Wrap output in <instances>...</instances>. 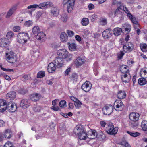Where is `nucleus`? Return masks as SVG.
<instances>
[{
  "instance_id": "obj_44",
  "label": "nucleus",
  "mask_w": 147,
  "mask_h": 147,
  "mask_svg": "<svg viewBox=\"0 0 147 147\" xmlns=\"http://www.w3.org/2000/svg\"><path fill=\"white\" fill-rule=\"evenodd\" d=\"M45 73L44 71H40L37 74V78H41L45 76Z\"/></svg>"
},
{
  "instance_id": "obj_59",
  "label": "nucleus",
  "mask_w": 147,
  "mask_h": 147,
  "mask_svg": "<svg viewBox=\"0 0 147 147\" xmlns=\"http://www.w3.org/2000/svg\"><path fill=\"white\" fill-rule=\"evenodd\" d=\"M51 108L55 111H57L59 110V108L58 106H52L51 107Z\"/></svg>"
},
{
  "instance_id": "obj_7",
  "label": "nucleus",
  "mask_w": 147,
  "mask_h": 147,
  "mask_svg": "<svg viewBox=\"0 0 147 147\" xmlns=\"http://www.w3.org/2000/svg\"><path fill=\"white\" fill-rule=\"evenodd\" d=\"M123 51L125 53H129L132 51L134 48L133 44L130 42H127L123 46Z\"/></svg>"
},
{
  "instance_id": "obj_39",
  "label": "nucleus",
  "mask_w": 147,
  "mask_h": 147,
  "mask_svg": "<svg viewBox=\"0 0 147 147\" xmlns=\"http://www.w3.org/2000/svg\"><path fill=\"white\" fill-rule=\"evenodd\" d=\"M140 47L142 51L144 52H146L147 51V45L146 44H141Z\"/></svg>"
},
{
  "instance_id": "obj_61",
  "label": "nucleus",
  "mask_w": 147,
  "mask_h": 147,
  "mask_svg": "<svg viewBox=\"0 0 147 147\" xmlns=\"http://www.w3.org/2000/svg\"><path fill=\"white\" fill-rule=\"evenodd\" d=\"M116 5L118 7H120L123 6V3L120 1H118Z\"/></svg>"
},
{
  "instance_id": "obj_38",
  "label": "nucleus",
  "mask_w": 147,
  "mask_h": 147,
  "mask_svg": "<svg viewBox=\"0 0 147 147\" xmlns=\"http://www.w3.org/2000/svg\"><path fill=\"white\" fill-rule=\"evenodd\" d=\"M123 9L125 12L127 14L128 17H131L132 14L130 13V11L125 6H123Z\"/></svg>"
},
{
  "instance_id": "obj_21",
  "label": "nucleus",
  "mask_w": 147,
  "mask_h": 147,
  "mask_svg": "<svg viewBox=\"0 0 147 147\" xmlns=\"http://www.w3.org/2000/svg\"><path fill=\"white\" fill-rule=\"evenodd\" d=\"M85 60L80 58V57H78L74 61V63L76 65L77 67L80 66L82 65L85 62Z\"/></svg>"
},
{
  "instance_id": "obj_4",
  "label": "nucleus",
  "mask_w": 147,
  "mask_h": 147,
  "mask_svg": "<svg viewBox=\"0 0 147 147\" xmlns=\"http://www.w3.org/2000/svg\"><path fill=\"white\" fill-rule=\"evenodd\" d=\"M139 116V114L137 113L132 112L129 115V119L135 122L134 123H132L133 126L135 127L138 126V124L136 122L138 120Z\"/></svg>"
},
{
  "instance_id": "obj_1",
  "label": "nucleus",
  "mask_w": 147,
  "mask_h": 147,
  "mask_svg": "<svg viewBox=\"0 0 147 147\" xmlns=\"http://www.w3.org/2000/svg\"><path fill=\"white\" fill-rule=\"evenodd\" d=\"M53 4L52 3L50 2H46L40 3L39 5L34 4L30 5L28 7V9L33 8H36L38 7L39 8L45 9L49 7L52 6Z\"/></svg>"
},
{
  "instance_id": "obj_9",
  "label": "nucleus",
  "mask_w": 147,
  "mask_h": 147,
  "mask_svg": "<svg viewBox=\"0 0 147 147\" xmlns=\"http://www.w3.org/2000/svg\"><path fill=\"white\" fill-rule=\"evenodd\" d=\"M92 84L89 81H86L83 84L81 87V88L85 92H88L91 89Z\"/></svg>"
},
{
  "instance_id": "obj_11",
  "label": "nucleus",
  "mask_w": 147,
  "mask_h": 147,
  "mask_svg": "<svg viewBox=\"0 0 147 147\" xmlns=\"http://www.w3.org/2000/svg\"><path fill=\"white\" fill-rule=\"evenodd\" d=\"M10 43L9 40L6 38H3L0 39V46L2 47L6 48L8 46Z\"/></svg>"
},
{
  "instance_id": "obj_24",
  "label": "nucleus",
  "mask_w": 147,
  "mask_h": 147,
  "mask_svg": "<svg viewBox=\"0 0 147 147\" xmlns=\"http://www.w3.org/2000/svg\"><path fill=\"white\" fill-rule=\"evenodd\" d=\"M97 133L95 130L90 131L87 134L88 138L90 139H94L96 138Z\"/></svg>"
},
{
  "instance_id": "obj_28",
  "label": "nucleus",
  "mask_w": 147,
  "mask_h": 147,
  "mask_svg": "<svg viewBox=\"0 0 147 147\" xmlns=\"http://www.w3.org/2000/svg\"><path fill=\"white\" fill-rule=\"evenodd\" d=\"M16 9V6H13L8 11L7 15L6 16V17L7 18H8L11 16Z\"/></svg>"
},
{
  "instance_id": "obj_57",
  "label": "nucleus",
  "mask_w": 147,
  "mask_h": 147,
  "mask_svg": "<svg viewBox=\"0 0 147 147\" xmlns=\"http://www.w3.org/2000/svg\"><path fill=\"white\" fill-rule=\"evenodd\" d=\"M22 78L23 81H25L26 80H28L30 78V77L28 75H24L23 76Z\"/></svg>"
},
{
  "instance_id": "obj_22",
  "label": "nucleus",
  "mask_w": 147,
  "mask_h": 147,
  "mask_svg": "<svg viewBox=\"0 0 147 147\" xmlns=\"http://www.w3.org/2000/svg\"><path fill=\"white\" fill-rule=\"evenodd\" d=\"M16 96V93L13 91H11L8 93L6 95V98L7 100L14 99Z\"/></svg>"
},
{
  "instance_id": "obj_60",
  "label": "nucleus",
  "mask_w": 147,
  "mask_h": 147,
  "mask_svg": "<svg viewBox=\"0 0 147 147\" xmlns=\"http://www.w3.org/2000/svg\"><path fill=\"white\" fill-rule=\"evenodd\" d=\"M61 19V20L63 22L66 21L67 19V15L65 14L64 15H63L62 16Z\"/></svg>"
},
{
  "instance_id": "obj_31",
  "label": "nucleus",
  "mask_w": 147,
  "mask_h": 147,
  "mask_svg": "<svg viewBox=\"0 0 147 147\" xmlns=\"http://www.w3.org/2000/svg\"><path fill=\"white\" fill-rule=\"evenodd\" d=\"M78 136L80 140H86L87 137V134L86 133V131L84 130V132L80 134Z\"/></svg>"
},
{
  "instance_id": "obj_25",
  "label": "nucleus",
  "mask_w": 147,
  "mask_h": 147,
  "mask_svg": "<svg viewBox=\"0 0 147 147\" xmlns=\"http://www.w3.org/2000/svg\"><path fill=\"white\" fill-rule=\"evenodd\" d=\"M45 36L46 35L43 32H41L38 33L36 37L37 40H41L43 41L44 40V39L45 38Z\"/></svg>"
},
{
  "instance_id": "obj_42",
  "label": "nucleus",
  "mask_w": 147,
  "mask_h": 147,
  "mask_svg": "<svg viewBox=\"0 0 147 147\" xmlns=\"http://www.w3.org/2000/svg\"><path fill=\"white\" fill-rule=\"evenodd\" d=\"M40 31L39 27L37 26H35L33 27L32 29V32L34 34H36Z\"/></svg>"
},
{
  "instance_id": "obj_55",
  "label": "nucleus",
  "mask_w": 147,
  "mask_h": 147,
  "mask_svg": "<svg viewBox=\"0 0 147 147\" xmlns=\"http://www.w3.org/2000/svg\"><path fill=\"white\" fill-rule=\"evenodd\" d=\"M67 33L68 35L70 37H72L74 35V33L72 31L67 30Z\"/></svg>"
},
{
  "instance_id": "obj_64",
  "label": "nucleus",
  "mask_w": 147,
  "mask_h": 147,
  "mask_svg": "<svg viewBox=\"0 0 147 147\" xmlns=\"http://www.w3.org/2000/svg\"><path fill=\"white\" fill-rule=\"evenodd\" d=\"M75 38L78 41H80L81 40V37L78 35H76L75 36Z\"/></svg>"
},
{
  "instance_id": "obj_48",
  "label": "nucleus",
  "mask_w": 147,
  "mask_h": 147,
  "mask_svg": "<svg viewBox=\"0 0 147 147\" xmlns=\"http://www.w3.org/2000/svg\"><path fill=\"white\" fill-rule=\"evenodd\" d=\"M66 56V57L65 60L67 62L69 61H70L72 59V55L68 53L67 55Z\"/></svg>"
},
{
  "instance_id": "obj_33",
  "label": "nucleus",
  "mask_w": 147,
  "mask_h": 147,
  "mask_svg": "<svg viewBox=\"0 0 147 147\" xmlns=\"http://www.w3.org/2000/svg\"><path fill=\"white\" fill-rule=\"evenodd\" d=\"M141 126L143 131H147V121L143 120L141 123Z\"/></svg>"
},
{
  "instance_id": "obj_14",
  "label": "nucleus",
  "mask_w": 147,
  "mask_h": 147,
  "mask_svg": "<svg viewBox=\"0 0 147 147\" xmlns=\"http://www.w3.org/2000/svg\"><path fill=\"white\" fill-rule=\"evenodd\" d=\"M6 109H8L10 112H13L16 110L17 107L15 104L9 102L6 105Z\"/></svg>"
},
{
  "instance_id": "obj_29",
  "label": "nucleus",
  "mask_w": 147,
  "mask_h": 147,
  "mask_svg": "<svg viewBox=\"0 0 147 147\" xmlns=\"http://www.w3.org/2000/svg\"><path fill=\"white\" fill-rule=\"evenodd\" d=\"M3 135L5 138L8 139L10 138L12 136V132L9 129L6 130Z\"/></svg>"
},
{
  "instance_id": "obj_53",
  "label": "nucleus",
  "mask_w": 147,
  "mask_h": 147,
  "mask_svg": "<svg viewBox=\"0 0 147 147\" xmlns=\"http://www.w3.org/2000/svg\"><path fill=\"white\" fill-rule=\"evenodd\" d=\"M1 69L5 71L9 72H13V70L12 69H6L5 68H3L2 67H1Z\"/></svg>"
},
{
  "instance_id": "obj_27",
  "label": "nucleus",
  "mask_w": 147,
  "mask_h": 147,
  "mask_svg": "<svg viewBox=\"0 0 147 147\" xmlns=\"http://www.w3.org/2000/svg\"><path fill=\"white\" fill-rule=\"evenodd\" d=\"M126 94L125 91L120 90L117 95V98L120 99H123L125 98Z\"/></svg>"
},
{
  "instance_id": "obj_37",
  "label": "nucleus",
  "mask_w": 147,
  "mask_h": 147,
  "mask_svg": "<svg viewBox=\"0 0 147 147\" xmlns=\"http://www.w3.org/2000/svg\"><path fill=\"white\" fill-rule=\"evenodd\" d=\"M68 53L67 51H63L62 53H60L59 54V56L61 57L62 59H65L66 57V56L67 55V54Z\"/></svg>"
},
{
  "instance_id": "obj_35",
  "label": "nucleus",
  "mask_w": 147,
  "mask_h": 147,
  "mask_svg": "<svg viewBox=\"0 0 147 147\" xmlns=\"http://www.w3.org/2000/svg\"><path fill=\"white\" fill-rule=\"evenodd\" d=\"M127 66L125 65H122L120 67V71L122 73L129 72V70L127 69Z\"/></svg>"
},
{
  "instance_id": "obj_13",
  "label": "nucleus",
  "mask_w": 147,
  "mask_h": 147,
  "mask_svg": "<svg viewBox=\"0 0 147 147\" xmlns=\"http://www.w3.org/2000/svg\"><path fill=\"white\" fill-rule=\"evenodd\" d=\"M124 74L121 76V78L123 82H128L131 78V76L129 72H126Z\"/></svg>"
},
{
  "instance_id": "obj_5",
  "label": "nucleus",
  "mask_w": 147,
  "mask_h": 147,
  "mask_svg": "<svg viewBox=\"0 0 147 147\" xmlns=\"http://www.w3.org/2000/svg\"><path fill=\"white\" fill-rule=\"evenodd\" d=\"M75 1V0H64L63 1V5L67 4V9L68 13L71 12L72 11Z\"/></svg>"
},
{
  "instance_id": "obj_16",
  "label": "nucleus",
  "mask_w": 147,
  "mask_h": 147,
  "mask_svg": "<svg viewBox=\"0 0 147 147\" xmlns=\"http://www.w3.org/2000/svg\"><path fill=\"white\" fill-rule=\"evenodd\" d=\"M84 130V128L81 125H76L75 127L73 132L76 135H79Z\"/></svg>"
},
{
  "instance_id": "obj_18",
  "label": "nucleus",
  "mask_w": 147,
  "mask_h": 147,
  "mask_svg": "<svg viewBox=\"0 0 147 147\" xmlns=\"http://www.w3.org/2000/svg\"><path fill=\"white\" fill-rule=\"evenodd\" d=\"M42 97L41 94L39 93H34L30 96V99L31 100L36 102L38 100Z\"/></svg>"
},
{
  "instance_id": "obj_56",
  "label": "nucleus",
  "mask_w": 147,
  "mask_h": 147,
  "mask_svg": "<svg viewBox=\"0 0 147 147\" xmlns=\"http://www.w3.org/2000/svg\"><path fill=\"white\" fill-rule=\"evenodd\" d=\"M78 76L77 74L75 73H72V75L70 76V78L73 80L76 79L77 78Z\"/></svg>"
},
{
  "instance_id": "obj_36",
  "label": "nucleus",
  "mask_w": 147,
  "mask_h": 147,
  "mask_svg": "<svg viewBox=\"0 0 147 147\" xmlns=\"http://www.w3.org/2000/svg\"><path fill=\"white\" fill-rule=\"evenodd\" d=\"M89 23V19L86 18H83L81 21L82 24L83 26H86Z\"/></svg>"
},
{
  "instance_id": "obj_19",
  "label": "nucleus",
  "mask_w": 147,
  "mask_h": 147,
  "mask_svg": "<svg viewBox=\"0 0 147 147\" xmlns=\"http://www.w3.org/2000/svg\"><path fill=\"white\" fill-rule=\"evenodd\" d=\"M51 9L50 13L51 15L57 16L59 14V9L56 6H52Z\"/></svg>"
},
{
  "instance_id": "obj_12",
  "label": "nucleus",
  "mask_w": 147,
  "mask_h": 147,
  "mask_svg": "<svg viewBox=\"0 0 147 147\" xmlns=\"http://www.w3.org/2000/svg\"><path fill=\"white\" fill-rule=\"evenodd\" d=\"M54 64L58 68H59L62 66L64 64V61L61 57H57L53 61Z\"/></svg>"
},
{
  "instance_id": "obj_47",
  "label": "nucleus",
  "mask_w": 147,
  "mask_h": 147,
  "mask_svg": "<svg viewBox=\"0 0 147 147\" xmlns=\"http://www.w3.org/2000/svg\"><path fill=\"white\" fill-rule=\"evenodd\" d=\"M76 45L74 43H72L69 46V48L70 50L73 51L76 49Z\"/></svg>"
},
{
  "instance_id": "obj_23",
  "label": "nucleus",
  "mask_w": 147,
  "mask_h": 147,
  "mask_svg": "<svg viewBox=\"0 0 147 147\" xmlns=\"http://www.w3.org/2000/svg\"><path fill=\"white\" fill-rule=\"evenodd\" d=\"M6 101L3 99L0 100V111L3 112L6 110Z\"/></svg>"
},
{
  "instance_id": "obj_26",
  "label": "nucleus",
  "mask_w": 147,
  "mask_h": 147,
  "mask_svg": "<svg viewBox=\"0 0 147 147\" xmlns=\"http://www.w3.org/2000/svg\"><path fill=\"white\" fill-rule=\"evenodd\" d=\"M122 26L124 28L125 31V32L126 34L129 33L131 30V27L130 24L127 23H125L122 25Z\"/></svg>"
},
{
  "instance_id": "obj_2",
  "label": "nucleus",
  "mask_w": 147,
  "mask_h": 147,
  "mask_svg": "<svg viewBox=\"0 0 147 147\" xmlns=\"http://www.w3.org/2000/svg\"><path fill=\"white\" fill-rule=\"evenodd\" d=\"M29 39V37L27 33L22 32L19 33L17 36V41L20 44L26 42L27 40Z\"/></svg>"
},
{
  "instance_id": "obj_43",
  "label": "nucleus",
  "mask_w": 147,
  "mask_h": 147,
  "mask_svg": "<svg viewBox=\"0 0 147 147\" xmlns=\"http://www.w3.org/2000/svg\"><path fill=\"white\" fill-rule=\"evenodd\" d=\"M129 18L130 19L133 24H137L138 23L137 20L135 17H134L132 15L131 17H129Z\"/></svg>"
},
{
  "instance_id": "obj_10",
  "label": "nucleus",
  "mask_w": 147,
  "mask_h": 147,
  "mask_svg": "<svg viewBox=\"0 0 147 147\" xmlns=\"http://www.w3.org/2000/svg\"><path fill=\"white\" fill-rule=\"evenodd\" d=\"M107 133L111 135H115L118 131V128L117 127H114V125H109L107 128Z\"/></svg>"
},
{
  "instance_id": "obj_6",
  "label": "nucleus",
  "mask_w": 147,
  "mask_h": 147,
  "mask_svg": "<svg viewBox=\"0 0 147 147\" xmlns=\"http://www.w3.org/2000/svg\"><path fill=\"white\" fill-rule=\"evenodd\" d=\"M114 107L117 111H121L124 108V105L121 100H117L114 102Z\"/></svg>"
},
{
  "instance_id": "obj_63",
  "label": "nucleus",
  "mask_w": 147,
  "mask_h": 147,
  "mask_svg": "<svg viewBox=\"0 0 147 147\" xmlns=\"http://www.w3.org/2000/svg\"><path fill=\"white\" fill-rule=\"evenodd\" d=\"M124 53L122 51H120V53L119 54V55L118 56V57L119 59H120L122 58L123 56L124 55Z\"/></svg>"
},
{
  "instance_id": "obj_15",
  "label": "nucleus",
  "mask_w": 147,
  "mask_h": 147,
  "mask_svg": "<svg viewBox=\"0 0 147 147\" xmlns=\"http://www.w3.org/2000/svg\"><path fill=\"white\" fill-rule=\"evenodd\" d=\"M112 30L110 28L107 29L102 33L103 37L105 39H108L111 37L112 35Z\"/></svg>"
},
{
  "instance_id": "obj_52",
  "label": "nucleus",
  "mask_w": 147,
  "mask_h": 147,
  "mask_svg": "<svg viewBox=\"0 0 147 147\" xmlns=\"http://www.w3.org/2000/svg\"><path fill=\"white\" fill-rule=\"evenodd\" d=\"M122 10V9L120 7H117L115 11V16L119 14L120 12H121Z\"/></svg>"
},
{
  "instance_id": "obj_3",
  "label": "nucleus",
  "mask_w": 147,
  "mask_h": 147,
  "mask_svg": "<svg viewBox=\"0 0 147 147\" xmlns=\"http://www.w3.org/2000/svg\"><path fill=\"white\" fill-rule=\"evenodd\" d=\"M5 55L6 59L9 63H14L16 62L17 59L16 56L11 49H8L6 52Z\"/></svg>"
},
{
  "instance_id": "obj_58",
  "label": "nucleus",
  "mask_w": 147,
  "mask_h": 147,
  "mask_svg": "<svg viewBox=\"0 0 147 147\" xmlns=\"http://www.w3.org/2000/svg\"><path fill=\"white\" fill-rule=\"evenodd\" d=\"M20 28L19 26H16L13 27V30L14 32H17L19 31Z\"/></svg>"
},
{
  "instance_id": "obj_30",
  "label": "nucleus",
  "mask_w": 147,
  "mask_h": 147,
  "mask_svg": "<svg viewBox=\"0 0 147 147\" xmlns=\"http://www.w3.org/2000/svg\"><path fill=\"white\" fill-rule=\"evenodd\" d=\"M122 32L121 29L118 27L115 28L113 31V34L116 36H118L120 35Z\"/></svg>"
},
{
  "instance_id": "obj_40",
  "label": "nucleus",
  "mask_w": 147,
  "mask_h": 147,
  "mask_svg": "<svg viewBox=\"0 0 147 147\" xmlns=\"http://www.w3.org/2000/svg\"><path fill=\"white\" fill-rule=\"evenodd\" d=\"M107 19L105 18H102L100 19V25L105 26L107 24Z\"/></svg>"
},
{
  "instance_id": "obj_8",
  "label": "nucleus",
  "mask_w": 147,
  "mask_h": 147,
  "mask_svg": "<svg viewBox=\"0 0 147 147\" xmlns=\"http://www.w3.org/2000/svg\"><path fill=\"white\" fill-rule=\"evenodd\" d=\"M113 107L111 105L105 106L102 109V111L104 114L109 115L113 112Z\"/></svg>"
},
{
  "instance_id": "obj_41",
  "label": "nucleus",
  "mask_w": 147,
  "mask_h": 147,
  "mask_svg": "<svg viewBox=\"0 0 147 147\" xmlns=\"http://www.w3.org/2000/svg\"><path fill=\"white\" fill-rule=\"evenodd\" d=\"M127 133L133 137H136L139 136L140 134V133L138 132H133L131 131H127Z\"/></svg>"
},
{
  "instance_id": "obj_17",
  "label": "nucleus",
  "mask_w": 147,
  "mask_h": 147,
  "mask_svg": "<svg viewBox=\"0 0 147 147\" xmlns=\"http://www.w3.org/2000/svg\"><path fill=\"white\" fill-rule=\"evenodd\" d=\"M30 105V101L26 99H23L21 100L20 106L24 109H26Z\"/></svg>"
},
{
  "instance_id": "obj_62",
  "label": "nucleus",
  "mask_w": 147,
  "mask_h": 147,
  "mask_svg": "<svg viewBox=\"0 0 147 147\" xmlns=\"http://www.w3.org/2000/svg\"><path fill=\"white\" fill-rule=\"evenodd\" d=\"M88 8L89 10H92L94 7V5L92 4H90L88 6Z\"/></svg>"
},
{
  "instance_id": "obj_50",
  "label": "nucleus",
  "mask_w": 147,
  "mask_h": 147,
  "mask_svg": "<svg viewBox=\"0 0 147 147\" xmlns=\"http://www.w3.org/2000/svg\"><path fill=\"white\" fill-rule=\"evenodd\" d=\"M33 22L29 20L26 22L24 23V25L26 27H30L33 24Z\"/></svg>"
},
{
  "instance_id": "obj_49",
  "label": "nucleus",
  "mask_w": 147,
  "mask_h": 147,
  "mask_svg": "<svg viewBox=\"0 0 147 147\" xmlns=\"http://www.w3.org/2000/svg\"><path fill=\"white\" fill-rule=\"evenodd\" d=\"M74 104L76 108H79L80 107H81V105H82V103L78 100H77V102H74Z\"/></svg>"
},
{
  "instance_id": "obj_46",
  "label": "nucleus",
  "mask_w": 147,
  "mask_h": 147,
  "mask_svg": "<svg viewBox=\"0 0 147 147\" xmlns=\"http://www.w3.org/2000/svg\"><path fill=\"white\" fill-rule=\"evenodd\" d=\"M4 147H14L13 143L9 141L7 142L4 145Z\"/></svg>"
},
{
  "instance_id": "obj_20",
  "label": "nucleus",
  "mask_w": 147,
  "mask_h": 147,
  "mask_svg": "<svg viewBox=\"0 0 147 147\" xmlns=\"http://www.w3.org/2000/svg\"><path fill=\"white\" fill-rule=\"evenodd\" d=\"M56 67L54 62H52L48 65L47 70L49 73H52L55 71Z\"/></svg>"
},
{
  "instance_id": "obj_54",
  "label": "nucleus",
  "mask_w": 147,
  "mask_h": 147,
  "mask_svg": "<svg viewBox=\"0 0 147 147\" xmlns=\"http://www.w3.org/2000/svg\"><path fill=\"white\" fill-rule=\"evenodd\" d=\"M71 67H69L67 68L65 71V75L66 76H67L71 72Z\"/></svg>"
},
{
  "instance_id": "obj_51",
  "label": "nucleus",
  "mask_w": 147,
  "mask_h": 147,
  "mask_svg": "<svg viewBox=\"0 0 147 147\" xmlns=\"http://www.w3.org/2000/svg\"><path fill=\"white\" fill-rule=\"evenodd\" d=\"M14 36V34L12 31L8 32L6 35V36L8 38H11Z\"/></svg>"
},
{
  "instance_id": "obj_45",
  "label": "nucleus",
  "mask_w": 147,
  "mask_h": 147,
  "mask_svg": "<svg viewBox=\"0 0 147 147\" xmlns=\"http://www.w3.org/2000/svg\"><path fill=\"white\" fill-rule=\"evenodd\" d=\"M59 106L61 107H66V102L65 101L62 100L59 102Z\"/></svg>"
},
{
  "instance_id": "obj_34",
  "label": "nucleus",
  "mask_w": 147,
  "mask_h": 147,
  "mask_svg": "<svg viewBox=\"0 0 147 147\" xmlns=\"http://www.w3.org/2000/svg\"><path fill=\"white\" fill-rule=\"evenodd\" d=\"M147 78V76L145 78H140L138 80V83L140 85H145L147 82V81L146 78Z\"/></svg>"
},
{
  "instance_id": "obj_32",
  "label": "nucleus",
  "mask_w": 147,
  "mask_h": 147,
  "mask_svg": "<svg viewBox=\"0 0 147 147\" xmlns=\"http://www.w3.org/2000/svg\"><path fill=\"white\" fill-rule=\"evenodd\" d=\"M60 39L62 42H66L68 39V36L65 32L61 33L60 36Z\"/></svg>"
}]
</instances>
